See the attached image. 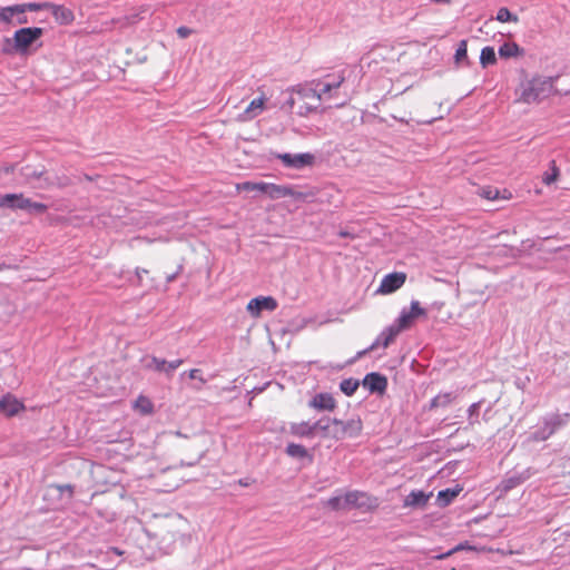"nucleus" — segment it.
I'll return each mask as SVG.
<instances>
[{"instance_id":"864d4df0","label":"nucleus","mask_w":570,"mask_h":570,"mask_svg":"<svg viewBox=\"0 0 570 570\" xmlns=\"http://www.w3.org/2000/svg\"><path fill=\"white\" fill-rule=\"evenodd\" d=\"M144 274H148V271L145 268H136V276H137L139 283H140Z\"/></svg>"},{"instance_id":"5fc2aeb1","label":"nucleus","mask_w":570,"mask_h":570,"mask_svg":"<svg viewBox=\"0 0 570 570\" xmlns=\"http://www.w3.org/2000/svg\"><path fill=\"white\" fill-rule=\"evenodd\" d=\"M197 462H198V461H196V462H190V463H185V462H183V461H181L180 466H185V465H186V466H193V465H195Z\"/></svg>"},{"instance_id":"79ce46f5","label":"nucleus","mask_w":570,"mask_h":570,"mask_svg":"<svg viewBox=\"0 0 570 570\" xmlns=\"http://www.w3.org/2000/svg\"><path fill=\"white\" fill-rule=\"evenodd\" d=\"M298 98L295 94H293V88L287 91V97L282 102V109L286 111H292L295 105L298 102Z\"/></svg>"},{"instance_id":"ea45409f","label":"nucleus","mask_w":570,"mask_h":570,"mask_svg":"<svg viewBox=\"0 0 570 570\" xmlns=\"http://www.w3.org/2000/svg\"><path fill=\"white\" fill-rule=\"evenodd\" d=\"M468 59V43L466 40H461L455 50L454 60L456 63H461L462 61Z\"/></svg>"},{"instance_id":"bf43d9fd","label":"nucleus","mask_w":570,"mask_h":570,"mask_svg":"<svg viewBox=\"0 0 570 570\" xmlns=\"http://www.w3.org/2000/svg\"><path fill=\"white\" fill-rule=\"evenodd\" d=\"M6 173H11L14 170V167L13 166H10V167H7L6 169Z\"/></svg>"},{"instance_id":"37998d69","label":"nucleus","mask_w":570,"mask_h":570,"mask_svg":"<svg viewBox=\"0 0 570 570\" xmlns=\"http://www.w3.org/2000/svg\"><path fill=\"white\" fill-rule=\"evenodd\" d=\"M326 504L328 508H331L332 510H335V511L346 507L344 504V497H341V495H335V497L330 498L327 500Z\"/></svg>"},{"instance_id":"393cba45","label":"nucleus","mask_w":570,"mask_h":570,"mask_svg":"<svg viewBox=\"0 0 570 570\" xmlns=\"http://www.w3.org/2000/svg\"><path fill=\"white\" fill-rule=\"evenodd\" d=\"M480 196L488 200H497V199H509L511 198V193L507 189H503L501 193L498 188L485 186L480 189Z\"/></svg>"},{"instance_id":"473e14b6","label":"nucleus","mask_w":570,"mask_h":570,"mask_svg":"<svg viewBox=\"0 0 570 570\" xmlns=\"http://www.w3.org/2000/svg\"><path fill=\"white\" fill-rule=\"evenodd\" d=\"M264 106V98H255L250 101L247 108L244 111L246 119H252L262 112Z\"/></svg>"},{"instance_id":"de8ad7c7","label":"nucleus","mask_w":570,"mask_h":570,"mask_svg":"<svg viewBox=\"0 0 570 570\" xmlns=\"http://www.w3.org/2000/svg\"><path fill=\"white\" fill-rule=\"evenodd\" d=\"M176 32H177L179 38L186 39V38H188L193 33V30L190 28H188V27L180 26V27L177 28Z\"/></svg>"},{"instance_id":"680f3d73","label":"nucleus","mask_w":570,"mask_h":570,"mask_svg":"<svg viewBox=\"0 0 570 570\" xmlns=\"http://www.w3.org/2000/svg\"><path fill=\"white\" fill-rule=\"evenodd\" d=\"M151 410L150 404H148V409H144V412H149Z\"/></svg>"},{"instance_id":"052dcab7","label":"nucleus","mask_w":570,"mask_h":570,"mask_svg":"<svg viewBox=\"0 0 570 570\" xmlns=\"http://www.w3.org/2000/svg\"><path fill=\"white\" fill-rule=\"evenodd\" d=\"M239 484L243 485V487H247L248 485V482L247 481H244V480H239Z\"/></svg>"},{"instance_id":"e2e57ef3","label":"nucleus","mask_w":570,"mask_h":570,"mask_svg":"<svg viewBox=\"0 0 570 570\" xmlns=\"http://www.w3.org/2000/svg\"><path fill=\"white\" fill-rule=\"evenodd\" d=\"M340 235H341V236H343V237H345V236H347V233H345V232H341V233H340Z\"/></svg>"},{"instance_id":"9b49d317","label":"nucleus","mask_w":570,"mask_h":570,"mask_svg":"<svg viewBox=\"0 0 570 570\" xmlns=\"http://www.w3.org/2000/svg\"><path fill=\"white\" fill-rule=\"evenodd\" d=\"M337 425L341 426L340 431L334 432V438L337 440H342L344 438H357L362 433L363 423L360 417L351 419L347 421H342V423H338Z\"/></svg>"},{"instance_id":"cd10ccee","label":"nucleus","mask_w":570,"mask_h":570,"mask_svg":"<svg viewBox=\"0 0 570 570\" xmlns=\"http://www.w3.org/2000/svg\"><path fill=\"white\" fill-rule=\"evenodd\" d=\"M414 320V315H412V313L406 308H403L392 325L396 327V330L401 333L402 331L409 328L413 324Z\"/></svg>"},{"instance_id":"49530a36","label":"nucleus","mask_w":570,"mask_h":570,"mask_svg":"<svg viewBox=\"0 0 570 570\" xmlns=\"http://www.w3.org/2000/svg\"><path fill=\"white\" fill-rule=\"evenodd\" d=\"M317 109V106H312L303 101L302 105H299L297 114L299 116H307L308 114L315 111Z\"/></svg>"},{"instance_id":"1a4fd4ad","label":"nucleus","mask_w":570,"mask_h":570,"mask_svg":"<svg viewBox=\"0 0 570 570\" xmlns=\"http://www.w3.org/2000/svg\"><path fill=\"white\" fill-rule=\"evenodd\" d=\"M183 362L184 361L181 358L166 361L165 358L151 356L146 363V368L159 373H165L167 376H171L174 372L183 364Z\"/></svg>"},{"instance_id":"2eb2a0df","label":"nucleus","mask_w":570,"mask_h":570,"mask_svg":"<svg viewBox=\"0 0 570 570\" xmlns=\"http://www.w3.org/2000/svg\"><path fill=\"white\" fill-rule=\"evenodd\" d=\"M308 406L317 411H333L336 407V401L330 393H317L309 401Z\"/></svg>"},{"instance_id":"a18cd8bd","label":"nucleus","mask_w":570,"mask_h":570,"mask_svg":"<svg viewBox=\"0 0 570 570\" xmlns=\"http://www.w3.org/2000/svg\"><path fill=\"white\" fill-rule=\"evenodd\" d=\"M559 176V169L557 167H553L552 168V173L549 174V173H544L543 177H542V181L546 184V185H550L552 184L553 181H556V179L558 178Z\"/></svg>"},{"instance_id":"6e6552de","label":"nucleus","mask_w":570,"mask_h":570,"mask_svg":"<svg viewBox=\"0 0 570 570\" xmlns=\"http://www.w3.org/2000/svg\"><path fill=\"white\" fill-rule=\"evenodd\" d=\"M534 473L535 471L532 468L508 473L500 482L499 490L507 493L529 480Z\"/></svg>"},{"instance_id":"f257e3e1","label":"nucleus","mask_w":570,"mask_h":570,"mask_svg":"<svg viewBox=\"0 0 570 570\" xmlns=\"http://www.w3.org/2000/svg\"><path fill=\"white\" fill-rule=\"evenodd\" d=\"M553 90V79L551 77H533L520 83L515 94L517 101L523 104L539 102L550 96Z\"/></svg>"},{"instance_id":"13d9d810","label":"nucleus","mask_w":570,"mask_h":570,"mask_svg":"<svg viewBox=\"0 0 570 570\" xmlns=\"http://www.w3.org/2000/svg\"><path fill=\"white\" fill-rule=\"evenodd\" d=\"M6 268H9V265H7L4 263L0 264V272L6 269Z\"/></svg>"},{"instance_id":"6e6d98bb","label":"nucleus","mask_w":570,"mask_h":570,"mask_svg":"<svg viewBox=\"0 0 570 570\" xmlns=\"http://www.w3.org/2000/svg\"><path fill=\"white\" fill-rule=\"evenodd\" d=\"M432 2H435V3H450L451 0H431Z\"/></svg>"},{"instance_id":"0e129e2a","label":"nucleus","mask_w":570,"mask_h":570,"mask_svg":"<svg viewBox=\"0 0 570 570\" xmlns=\"http://www.w3.org/2000/svg\"><path fill=\"white\" fill-rule=\"evenodd\" d=\"M394 118L396 119V117H394ZM397 120L401 122H406L403 118H400V119L397 118Z\"/></svg>"},{"instance_id":"b1692460","label":"nucleus","mask_w":570,"mask_h":570,"mask_svg":"<svg viewBox=\"0 0 570 570\" xmlns=\"http://www.w3.org/2000/svg\"><path fill=\"white\" fill-rule=\"evenodd\" d=\"M456 397L458 394L455 392H441L430 401L429 410L438 407L445 409L451 405Z\"/></svg>"},{"instance_id":"20e7f679","label":"nucleus","mask_w":570,"mask_h":570,"mask_svg":"<svg viewBox=\"0 0 570 570\" xmlns=\"http://www.w3.org/2000/svg\"><path fill=\"white\" fill-rule=\"evenodd\" d=\"M0 207L9 208L12 210H26L28 214H43L48 209V205L43 203L33 202L24 197L22 193L19 194H4L0 196Z\"/></svg>"},{"instance_id":"c03bdc74","label":"nucleus","mask_w":570,"mask_h":570,"mask_svg":"<svg viewBox=\"0 0 570 570\" xmlns=\"http://www.w3.org/2000/svg\"><path fill=\"white\" fill-rule=\"evenodd\" d=\"M407 311L411 312L415 318L426 314V311L420 306V303L417 301H412L411 307Z\"/></svg>"},{"instance_id":"603ef678","label":"nucleus","mask_w":570,"mask_h":570,"mask_svg":"<svg viewBox=\"0 0 570 570\" xmlns=\"http://www.w3.org/2000/svg\"><path fill=\"white\" fill-rule=\"evenodd\" d=\"M372 350H368V347H366L365 350H362V351H358L355 355V357L351 361V362H354L355 360L357 358H361L363 357L364 355H366L367 353H370Z\"/></svg>"},{"instance_id":"aec40b11","label":"nucleus","mask_w":570,"mask_h":570,"mask_svg":"<svg viewBox=\"0 0 570 570\" xmlns=\"http://www.w3.org/2000/svg\"><path fill=\"white\" fill-rule=\"evenodd\" d=\"M20 175L23 178L24 183L32 185L36 187V185L43 183L45 171L41 169H36L31 166H24L20 169Z\"/></svg>"},{"instance_id":"f704fd0d","label":"nucleus","mask_w":570,"mask_h":570,"mask_svg":"<svg viewBox=\"0 0 570 570\" xmlns=\"http://www.w3.org/2000/svg\"><path fill=\"white\" fill-rule=\"evenodd\" d=\"M360 386V381L353 377L344 379L340 383V390L346 395L352 396L357 387Z\"/></svg>"},{"instance_id":"6ab92c4d","label":"nucleus","mask_w":570,"mask_h":570,"mask_svg":"<svg viewBox=\"0 0 570 570\" xmlns=\"http://www.w3.org/2000/svg\"><path fill=\"white\" fill-rule=\"evenodd\" d=\"M289 433L293 436L301 438V439H313L315 436L314 428L312 425V422H309V421L291 423L289 424Z\"/></svg>"},{"instance_id":"f8f14e48","label":"nucleus","mask_w":570,"mask_h":570,"mask_svg":"<svg viewBox=\"0 0 570 570\" xmlns=\"http://www.w3.org/2000/svg\"><path fill=\"white\" fill-rule=\"evenodd\" d=\"M406 279V275L401 272H394L385 275L377 289L382 294H391L399 289Z\"/></svg>"},{"instance_id":"58836bf2","label":"nucleus","mask_w":570,"mask_h":570,"mask_svg":"<svg viewBox=\"0 0 570 570\" xmlns=\"http://www.w3.org/2000/svg\"><path fill=\"white\" fill-rule=\"evenodd\" d=\"M265 181H244L237 185L238 190L243 191H254L257 190L259 193H264Z\"/></svg>"},{"instance_id":"c756f323","label":"nucleus","mask_w":570,"mask_h":570,"mask_svg":"<svg viewBox=\"0 0 570 570\" xmlns=\"http://www.w3.org/2000/svg\"><path fill=\"white\" fill-rule=\"evenodd\" d=\"M16 13H21L19 3L0 8V22L12 23Z\"/></svg>"},{"instance_id":"a19ab883","label":"nucleus","mask_w":570,"mask_h":570,"mask_svg":"<svg viewBox=\"0 0 570 570\" xmlns=\"http://www.w3.org/2000/svg\"><path fill=\"white\" fill-rule=\"evenodd\" d=\"M495 19L500 22L518 21V17L511 13V11L505 7L498 10Z\"/></svg>"},{"instance_id":"09e8293b","label":"nucleus","mask_w":570,"mask_h":570,"mask_svg":"<svg viewBox=\"0 0 570 570\" xmlns=\"http://www.w3.org/2000/svg\"><path fill=\"white\" fill-rule=\"evenodd\" d=\"M463 549H472V547H469V546H466L464 543H460L455 548H453L452 550L448 551L446 553L440 554L438 558L439 559H444L448 556L452 554L453 552L460 551V550H463Z\"/></svg>"},{"instance_id":"4c0bfd02","label":"nucleus","mask_w":570,"mask_h":570,"mask_svg":"<svg viewBox=\"0 0 570 570\" xmlns=\"http://www.w3.org/2000/svg\"><path fill=\"white\" fill-rule=\"evenodd\" d=\"M122 553L124 552L116 547H107L106 551L104 552L108 559L106 567L116 566L118 563V558H120Z\"/></svg>"},{"instance_id":"c9c22d12","label":"nucleus","mask_w":570,"mask_h":570,"mask_svg":"<svg viewBox=\"0 0 570 570\" xmlns=\"http://www.w3.org/2000/svg\"><path fill=\"white\" fill-rule=\"evenodd\" d=\"M50 2H26V3H19L21 13H26L28 11L30 12H37L41 10H48Z\"/></svg>"},{"instance_id":"3c124183","label":"nucleus","mask_w":570,"mask_h":570,"mask_svg":"<svg viewBox=\"0 0 570 570\" xmlns=\"http://www.w3.org/2000/svg\"><path fill=\"white\" fill-rule=\"evenodd\" d=\"M181 271H183V265H179V266L177 267V271H176L175 273H173V274H170V275H168V276L166 277V282H167V283H171V282H174V281L176 279V277L178 276V274H179Z\"/></svg>"},{"instance_id":"4468645a","label":"nucleus","mask_w":570,"mask_h":570,"mask_svg":"<svg viewBox=\"0 0 570 570\" xmlns=\"http://www.w3.org/2000/svg\"><path fill=\"white\" fill-rule=\"evenodd\" d=\"M48 10L51 12L56 22L59 23L60 26H69L75 20L73 11L62 4H56L50 2Z\"/></svg>"},{"instance_id":"7ed1b4c3","label":"nucleus","mask_w":570,"mask_h":570,"mask_svg":"<svg viewBox=\"0 0 570 570\" xmlns=\"http://www.w3.org/2000/svg\"><path fill=\"white\" fill-rule=\"evenodd\" d=\"M568 423V414L550 413L540 419L534 430L529 434L528 440L543 442L552 436Z\"/></svg>"},{"instance_id":"412c9836","label":"nucleus","mask_w":570,"mask_h":570,"mask_svg":"<svg viewBox=\"0 0 570 570\" xmlns=\"http://www.w3.org/2000/svg\"><path fill=\"white\" fill-rule=\"evenodd\" d=\"M462 487L456 484L453 488H446L439 491L436 495V504L440 508H445L452 503V501L461 493Z\"/></svg>"},{"instance_id":"f03ea898","label":"nucleus","mask_w":570,"mask_h":570,"mask_svg":"<svg viewBox=\"0 0 570 570\" xmlns=\"http://www.w3.org/2000/svg\"><path fill=\"white\" fill-rule=\"evenodd\" d=\"M45 33V30L40 27H26L14 31L13 38L4 39L2 47L3 53L17 52L19 55L29 53L30 47L38 41Z\"/></svg>"},{"instance_id":"a211bd4d","label":"nucleus","mask_w":570,"mask_h":570,"mask_svg":"<svg viewBox=\"0 0 570 570\" xmlns=\"http://www.w3.org/2000/svg\"><path fill=\"white\" fill-rule=\"evenodd\" d=\"M399 334L400 332L393 325L385 327L368 346V350H375L379 346L387 347Z\"/></svg>"},{"instance_id":"423d86ee","label":"nucleus","mask_w":570,"mask_h":570,"mask_svg":"<svg viewBox=\"0 0 570 570\" xmlns=\"http://www.w3.org/2000/svg\"><path fill=\"white\" fill-rule=\"evenodd\" d=\"M345 75L344 71L336 73H330L324 76L320 80H313L312 85L320 87L324 99H332L337 97V89L344 83Z\"/></svg>"},{"instance_id":"9d476101","label":"nucleus","mask_w":570,"mask_h":570,"mask_svg":"<svg viewBox=\"0 0 570 570\" xmlns=\"http://www.w3.org/2000/svg\"><path fill=\"white\" fill-rule=\"evenodd\" d=\"M246 308L252 316L258 317L263 311H275L277 308V301L272 296H257L248 302Z\"/></svg>"},{"instance_id":"4be33fe9","label":"nucleus","mask_w":570,"mask_h":570,"mask_svg":"<svg viewBox=\"0 0 570 570\" xmlns=\"http://www.w3.org/2000/svg\"><path fill=\"white\" fill-rule=\"evenodd\" d=\"M432 493L426 494L422 490H413L405 497L404 504L406 507L423 508L426 505Z\"/></svg>"},{"instance_id":"f3484780","label":"nucleus","mask_w":570,"mask_h":570,"mask_svg":"<svg viewBox=\"0 0 570 570\" xmlns=\"http://www.w3.org/2000/svg\"><path fill=\"white\" fill-rule=\"evenodd\" d=\"M311 86H303L298 85L296 87H293V94H295L299 101H304L306 99H315L316 101H321L324 99L322 91L320 90V87L316 85Z\"/></svg>"},{"instance_id":"a878e982","label":"nucleus","mask_w":570,"mask_h":570,"mask_svg":"<svg viewBox=\"0 0 570 570\" xmlns=\"http://www.w3.org/2000/svg\"><path fill=\"white\" fill-rule=\"evenodd\" d=\"M366 493L353 490L348 491L344 495V504L346 507L362 508L365 505Z\"/></svg>"},{"instance_id":"bb28decb","label":"nucleus","mask_w":570,"mask_h":570,"mask_svg":"<svg viewBox=\"0 0 570 570\" xmlns=\"http://www.w3.org/2000/svg\"><path fill=\"white\" fill-rule=\"evenodd\" d=\"M498 53L501 58H515L523 53V49L515 42H504L499 47Z\"/></svg>"},{"instance_id":"0eeeda50","label":"nucleus","mask_w":570,"mask_h":570,"mask_svg":"<svg viewBox=\"0 0 570 570\" xmlns=\"http://www.w3.org/2000/svg\"><path fill=\"white\" fill-rule=\"evenodd\" d=\"M271 199H281L285 197H293L296 200L305 199V194L302 191L294 190L291 186L287 185H276L273 183H266L264 186V193Z\"/></svg>"},{"instance_id":"39448f33","label":"nucleus","mask_w":570,"mask_h":570,"mask_svg":"<svg viewBox=\"0 0 570 570\" xmlns=\"http://www.w3.org/2000/svg\"><path fill=\"white\" fill-rule=\"evenodd\" d=\"M273 157L281 160L284 167L296 170L312 167L315 163V156L312 153H275Z\"/></svg>"},{"instance_id":"e433bc0d","label":"nucleus","mask_w":570,"mask_h":570,"mask_svg":"<svg viewBox=\"0 0 570 570\" xmlns=\"http://www.w3.org/2000/svg\"><path fill=\"white\" fill-rule=\"evenodd\" d=\"M186 374L188 375V377H189L190 380H197V381L199 382V384H195V385H193V389H194L195 391H200V390H202V385H204V384L207 382V380H206V379H204V376L202 375V370H199V368H191V370H190V371H188V372H184V373L181 374V376H184V375H186Z\"/></svg>"},{"instance_id":"8fccbe9b","label":"nucleus","mask_w":570,"mask_h":570,"mask_svg":"<svg viewBox=\"0 0 570 570\" xmlns=\"http://www.w3.org/2000/svg\"><path fill=\"white\" fill-rule=\"evenodd\" d=\"M16 22L18 24H27L29 22V19L24 13H16Z\"/></svg>"},{"instance_id":"5701e85b","label":"nucleus","mask_w":570,"mask_h":570,"mask_svg":"<svg viewBox=\"0 0 570 570\" xmlns=\"http://www.w3.org/2000/svg\"><path fill=\"white\" fill-rule=\"evenodd\" d=\"M71 185V179L67 175H53V176H46L43 178V183H40L36 185L37 188H50V187H58V188H65Z\"/></svg>"},{"instance_id":"dca6fc26","label":"nucleus","mask_w":570,"mask_h":570,"mask_svg":"<svg viewBox=\"0 0 570 570\" xmlns=\"http://www.w3.org/2000/svg\"><path fill=\"white\" fill-rule=\"evenodd\" d=\"M23 409L22 402L11 394H6L0 399V412L8 417L17 415Z\"/></svg>"},{"instance_id":"72a5a7b5","label":"nucleus","mask_w":570,"mask_h":570,"mask_svg":"<svg viewBox=\"0 0 570 570\" xmlns=\"http://www.w3.org/2000/svg\"><path fill=\"white\" fill-rule=\"evenodd\" d=\"M497 62V56L495 50L491 46H487L482 48L481 55H480V63L483 68H487L488 66L494 65Z\"/></svg>"},{"instance_id":"4d7b16f0","label":"nucleus","mask_w":570,"mask_h":570,"mask_svg":"<svg viewBox=\"0 0 570 570\" xmlns=\"http://www.w3.org/2000/svg\"><path fill=\"white\" fill-rule=\"evenodd\" d=\"M346 102H347V100H343V101H341V102H338V104H335V106H336V107H343V106H345V105H346Z\"/></svg>"},{"instance_id":"7c9ffc66","label":"nucleus","mask_w":570,"mask_h":570,"mask_svg":"<svg viewBox=\"0 0 570 570\" xmlns=\"http://www.w3.org/2000/svg\"><path fill=\"white\" fill-rule=\"evenodd\" d=\"M285 453L294 459H306L309 458L307 449L297 443H288L285 448Z\"/></svg>"},{"instance_id":"ddd939ff","label":"nucleus","mask_w":570,"mask_h":570,"mask_svg":"<svg viewBox=\"0 0 570 570\" xmlns=\"http://www.w3.org/2000/svg\"><path fill=\"white\" fill-rule=\"evenodd\" d=\"M362 384L370 393L382 394L387 387V379L381 373L371 372L364 376Z\"/></svg>"},{"instance_id":"2f4dec72","label":"nucleus","mask_w":570,"mask_h":570,"mask_svg":"<svg viewBox=\"0 0 570 570\" xmlns=\"http://www.w3.org/2000/svg\"><path fill=\"white\" fill-rule=\"evenodd\" d=\"M483 402H484L483 400H480L478 402L472 403L468 407L466 414H468L469 426H473V425L480 423V410H481V405L483 404Z\"/></svg>"},{"instance_id":"c85d7f7f","label":"nucleus","mask_w":570,"mask_h":570,"mask_svg":"<svg viewBox=\"0 0 570 570\" xmlns=\"http://www.w3.org/2000/svg\"><path fill=\"white\" fill-rule=\"evenodd\" d=\"M338 423H342V420L340 419H331V417H321L320 420L315 421V422H312V425L314 428V432L315 434L317 432H321L323 436H326L328 434V430H330V426L331 424H338Z\"/></svg>"}]
</instances>
